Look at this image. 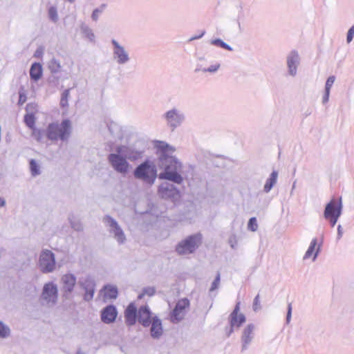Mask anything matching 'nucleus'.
Masks as SVG:
<instances>
[{
	"label": "nucleus",
	"instance_id": "16",
	"mask_svg": "<svg viewBox=\"0 0 354 354\" xmlns=\"http://www.w3.org/2000/svg\"><path fill=\"white\" fill-rule=\"evenodd\" d=\"M118 315V310L115 306L110 304L104 307L101 311V320L103 323L109 324L113 323Z\"/></svg>",
	"mask_w": 354,
	"mask_h": 354
},
{
	"label": "nucleus",
	"instance_id": "55",
	"mask_svg": "<svg viewBox=\"0 0 354 354\" xmlns=\"http://www.w3.org/2000/svg\"><path fill=\"white\" fill-rule=\"evenodd\" d=\"M205 34V30H201V33L199 35H196L193 37H192L190 39H189V41H194V40H196V39H201V37H203Z\"/></svg>",
	"mask_w": 354,
	"mask_h": 354
},
{
	"label": "nucleus",
	"instance_id": "36",
	"mask_svg": "<svg viewBox=\"0 0 354 354\" xmlns=\"http://www.w3.org/2000/svg\"><path fill=\"white\" fill-rule=\"evenodd\" d=\"M70 95V89H66L63 91L61 95L60 106L62 108L67 107L68 106V100Z\"/></svg>",
	"mask_w": 354,
	"mask_h": 354
},
{
	"label": "nucleus",
	"instance_id": "44",
	"mask_svg": "<svg viewBox=\"0 0 354 354\" xmlns=\"http://www.w3.org/2000/svg\"><path fill=\"white\" fill-rule=\"evenodd\" d=\"M335 80V77L334 75H331L328 77L325 84V90L330 91V88L333 86Z\"/></svg>",
	"mask_w": 354,
	"mask_h": 354
},
{
	"label": "nucleus",
	"instance_id": "39",
	"mask_svg": "<svg viewBox=\"0 0 354 354\" xmlns=\"http://www.w3.org/2000/svg\"><path fill=\"white\" fill-rule=\"evenodd\" d=\"M48 12L49 19L55 23L57 22L58 20L57 8L55 7L52 6L48 9Z\"/></svg>",
	"mask_w": 354,
	"mask_h": 354
},
{
	"label": "nucleus",
	"instance_id": "3",
	"mask_svg": "<svg viewBox=\"0 0 354 354\" xmlns=\"http://www.w3.org/2000/svg\"><path fill=\"white\" fill-rule=\"evenodd\" d=\"M157 172L156 164L152 160L146 159L135 168L133 174L136 179L151 186L158 177Z\"/></svg>",
	"mask_w": 354,
	"mask_h": 354
},
{
	"label": "nucleus",
	"instance_id": "5",
	"mask_svg": "<svg viewBox=\"0 0 354 354\" xmlns=\"http://www.w3.org/2000/svg\"><path fill=\"white\" fill-rule=\"evenodd\" d=\"M203 236L201 233L188 236L176 246V252L179 255L193 254L202 243Z\"/></svg>",
	"mask_w": 354,
	"mask_h": 354
},
{
	"label": "nucleus",
	"instance_id": "45",
	"mask_svg": "<svg viewBox=\"0 0 354 354\" xmlns=\"http://www.w3.org/2000/svg\"><path fill=\"white\" fill-rule=\"evenodd\" d=\"M221 276L220 273L218 272L214 281L212 283L211 288L209 289L210 292L214 291V290L217 289L220 283Z\"/></svg>",
	"mask_w": 354,
	"mask_h": 354
},
{
	"label": "nucleus",
	"instance_id": "53",
	"mask_svg": "<svg viewBox=\"0 0 354 354\" xmlns=\"http://www.w3.org/2000/svg\"><path fill=\"white\" fill-rule=\"evenodd\" d=\"M330 92L329 91H324V93L322 97V103L324 104H326L329 100V96H330Z\"/></svg>",
	"mask_w": 354,
	"mask_h": 354
},
{
	"label": "nucleus",
	"instance_id": "38",
	"mask_svg": "<svg viewBox=\"0 0 354 354\" xmlns=\"http://www.w3.org/2000/svg\"><path fill=\"white\" fill-rule=\"evenodd\" d=\"M105 6V4H102L100 8L94 9L91 15V18L93 21H97L98 20L99 16L103 12Z\"/></svg>",
	"mask_w": 354,
	"mask_h": 354
},
{
	"label": "nucleus",
	"instance_id": "37",
	"mask_svg": "<svg viewBox=\"0 0 354 354\" xmlns=\"http://www.w3.org/2000/svg\"><path fill=\"white\" fill-rule=\"evenodd\" d=\"M10 330L8 326L0 321V337L6 338L10 335Z\"/></svg>",
	"mask_w": 354,
	"mask_h": 354
},
{
	"label": "nucleus",
	"instance_id": "41",
	"mask_svg": "<svg viewBox=\"0 0 354 354\" xmlns=\"http://www.w3.org/2000/svg\"><path fill=\"white\" fill-rule=\"evenodd\" d=\"M156 293V290L153 287H146L142 290V293L138 296L139 299H141L144 295L151 297Z\"/></svg>",
	"mask_w": 354,
	"mask_h": 354
},
{
	"label": "nucleus",
	"instance_id": "58",
	"mask_svg": "<svg viewBox=\"0 0 354 354\" xmlns=\"http://www.w3.org/2000/svg\"><path fill=\"white\" fill-rule=\"evenodd\" d=\"M77 354H84V353H82V351H78L77 352Z\"/></svg>",
	"mask_w": 354,
	"mask_h": 354
},
{
	"label": "nucleus",
	"instance_id": "4",
	"mask_svg": "<svg viewBox=\"0 0 354 354\" xmlns=\"http://www.w3.org/2000/svg\"><path fill=\"white\" fill-rule=\"evenodd\" d=\"M122 147L121 146L118 147L116 148L117 153H112L109 154L107 160L112 168L115 171L122 174H125L128 172L130 167V164L127 159H136L138 156H140V153L136 151V155L135 156L126 154L125 156H123L120 154L122 152Z\"/></svg>",
	"mask_w": 354,
	"mask_h": 354
},
{
	"label": "nucleus",
	"instance_id": "47",
	"mask_svg": "<svg viewBox=\"0 0 354 354\" xmlns=\"http://www.w3.org/2000/svg\"><path fill=\"white\" fill-rule=\"evenodd\" d=\"M292 304L289 303L288 304L287 315H286V322L287 324H288L290 322L291 317H292Z\"/></svg>",
	"mask_w": 354,
	"mask_h": 354
},
{
	"label": "nucleus",
	"instance_id": "42",
	"mask_svg": "<svg viewBox=\"0 0 354 354\" xmlns=\"http://www.w3.org/2000/svg\"><path fill=\"white\" fill-rule=\"evenodd\" d=\"M26 111L27 113H32L35 115L37 111V104L36 103H28L26 106Z\"/></svg>",
	"mask_w": 354,
	"mask_h": 354
},
{
	"label": "nucleus",
	"instance_id": "10",
	"mask_svg": "<svg viewBox=\"0 0 354 354\" xmlns=\"http://www.w3.org/2000/svg\"><path fill=\"white\" fill-rule=\"evenodd\" d=\"M103 222L109 227V232L113 235L114 239L119 244H122L125 242V234L118 222L113 218L106 215L104 217Z\"/></svg>",
	"mask_w": 354,
	"mask_h": 354
},
{
	"label": "nucleus",
	"instance_id": "18",
	"mask_svg": "<svg viewBox=\"0 0 354 354\" xmlns=\"http://www.w3.org/2000/svg\"><path fill=\"white\" fill-rule=\"evenodd\" d=\"M254 325L253 324H249L243 330L241 336V351H245L248 349V346L252 342L254 338Z\"/></svg>",
	"mask_w": 354,
	"mask_h": 354
},
{
	"label": "nucleus",
	"instance_id": "8",
	"mask_svg": "<svg viewBox=\"0 0 354 354\" xmlns=\"http://www.w3.org/2000/svg\"><path fill=\"white\" fill-rule=\"evenodd\" d=\"M239 310L240 303L238 302L233 311L230 315V326L225 328V333L227 337L231 335L234 328H239L245 322V316L242 313L239 314Z\"/></svg>",
	"mask_w": 354,
	"mask_h": 354
},
{
	"label": "nucleus",
	"instance_id": "12",
	"mask_svg": "<svg viewBox=\"0 0 354 354\" xmlns=\"http://www.w3.org/2000/svg\"><path fill=\"white\" fill-rule=\"evenodd\" d=\"M80 286L85 291L84 300L90 301L93 299L95 290V281L91 276L81 277L79 279Z\"/></svg>",
	"mask_w": 354,
	"mask_h": 354
},
{
	"label": "nucleus",
	"instance_id": "26",
	"mask_svg": "<svg viewBox=\"0 0 354 354\" xmlns=\"http://www.w3.org/2000/svg\"><path fill=\"white\" fill-rule=\"evenodd\" d=\"M104 297L108 299H116L118 295V288L111 285H106L104 287Z\"/></svg>",
	"mask_w": 354,
	"mask_h": 354
},
{
	"label": "nucleus",
	"instance_id": "61",
	"mask_svg": "<svg viewBox=\"0 0 354 354\" xmlns=\"http://www.w3.org/2000/svg\"><path fill=\"white\" fill-rule=\"evenodd\" d=\"M310 113H311L310 111L306 112V115L307 116V115H310Z\"/></svg>",
	"mask_w": 354,
	"mask_h": 354
},
{
	"label": "nucleus",
	"instance_id": "52",
	"mask_svg": "<svg viewBox=\"0 0 354 354\" xmlns=\"http://www.w3.org/2000/svg\"><path fill=\"white\" fill-rule=\"evenodd\" d=\"M337 240L339 241L342 239L343 234H344V231H343V228L341 225H337Z\"/></svg>",
	"mask_w": 354,
	"mask_h": 354
},
{
	"label": "nucleus",
	"instance_id": "13",
	"mask_svg": "<svg viewBox=\"0 0 354 354\" xmlns=\"http://www.w3.org/2000/svg\"><path fill=\"white\" fill-rule=\"evenodd\" d=\"M342 197L338 198H333L325 206L324 211V217L341 216L342 214Z\"/></svg>",
	"mask_w": 354,
	"mask_h": 354
},
{
	"label": "nucleus",
	"instance_id": "31",
	"mask_svg": "<svg viewBox=\"0 0 354 354\" xmlns=\"http://www.w3.org/2000/svg\"><path fill=\"white\" fill-rule=\"evenodd\" d=\"M69 222L71 224V227L77 232H80L83 230V226L81 223V222L76 218L74 216H71L69 218Z\"/></svg>",
	"mask_w": 354,
	"mask_h": 354
},
{
	"label": "nucleus",
	"instance_id": "56",
	"mask_svg": "<svg viewBox=\"0 0 354 354\" xmlns=\"http://www.w3.org/2000/svg\"><path fill=\"white\" fill-rule=\"evenodd\" d=\"M43 53V50L41 48H37L35 53V57H39Z\"/></svg>",
	"mask_w": 354,
	"mask_h": 354
},
{
	"label": "nucleus",
	"instance_id": "50",
	"mask_svg": "<svg viewBox=\"0 0 354 354\" xmlns=\"http://www.w3.org/2000/svg\"><path fill=\"white\" fill-rule=\"evenodd\" d=\"M339 217L340 216H329L328 218H324L329 221V223L331 227H334L336 225Z\"/></svg>",
	"mask_w": 354,
	"mask_h": 354
},
{
	"label": "nucleus",
	"instance_id": "32",
	"mask_svg": "<svg viewBox=\"0 0 354 354\" xmlns=\"http://www.w3.org/2000/svg\"><path fill=\"white\" fill-rule=\"evenodd\" d=\"M108 129L110 133L114 138H120L121 136L120 128L117 124L113 122L110 123L108 125Z\"/></svg>",
	"mask_w": 354,
	"mask_h": 354
},
{
	"label": "nucleus",
	"instance_id": "23",
	"mask_svg": "<svg viewBox=\"0 0 354 354\" xmlns=\"http://www.w3.org/2000/svg\"><path fill=\"white\" fill-rule=\"evenodd\" d=\"M198 60L199 61V62L196 64V67L194 71L196 73L201 71L203 73H214L221 67V64L218 62H215L214 64L208 67L205 66L204 64L202 63V62L205 60L204 57H198Z\"/></svg>",
	"mask_w": 354,
	"mask_h": 354
},
{
	"label": "nucleus",
	"instance_id": "17",
	"mask_svg": "<svg viewBox=\"0 0 354 354\" xmlns=\"http://www.w3.org/2000/svg\"><path fill=\"white\" fill-rule=\"evenodd\" d=\"M322 243H323V237L321 238V240H320V242L319 244H318L317 238H316V237L313 238L311 240L310 245L304 256V259H309L313 254V261H315L316 260L319 253L321 251V247L322 245Z\"/></svg>",
	"mask_w": 354,
	"mask_h": 354
},
{
	"label": "nucleus",
	"instance_id": "14",
	"mask_svg": "<svg viewBox=\"0 0 354 354\" xmlns=\"http://www.w3.org/2000/svg\"><path fill=\"white\" fill-rule=\"evenodd\" d=\"M41 298L47 304H55L57 299V287L53 282H48L44 286Z\"/></svg>",
	"mask_w": 354,
	"mask_h": 354
},
{
	"label": "nucleus",
	"instance_id": "20",
	"mask_svg": "<svg viewBox=\"0 0 354 354\" xmlns=\"http://www.w3.org/2000/svg\"><path fill=\"white\" fill-rule=\"evenodd\" d=\"M138 315V311L134 304H129L124 311L125 323L128 326H133L136 324Z\"/></svg>",
	"mask_w": 354,
	"mask_h": 354
},
{
	"label": "nucleus",
	"instance_id": "57",
	"mask_svg": "<svg viewBox=\"0 0 354 354\" xmlns=\"http://www.w3.org/2000/svg\"><path fill=\"white\" fill-rule=\"evenodd\" d=\"M5 204H6L5 200L3 198L0 197V207L4 206Z\"/></svg>",
	"mask_w": 354,
	"mask_h": 354
},
{
	"label": "nucleus",
	"instance_id": "48",
	"mask_svg": "<svg viewBox=\"0 0 354 354\" xmlns=\"http://www.w3.org/2000/svg\"><path fill=\"white\" fill-rule=\"evenodd\" d=\"M353 36H354V25L352 26L348 30L347 36H346L347 43H350L353 40Z\"/></svg>",
	"mask_w": 354,
	"mask_h": 354
},
{
	"label": "nucleus",
	"instance_id": "6",
	"mask_svg": "<svg viewBox=\"0 0 354 354\" xmlns=\"http://www.w3.org/2000/svg\"><path fill=\"white\" fill-rule=\"evenodd\" d=\"M162 118L165 120L167 127L173 131L184 123L186 117L181 110L173 107L165 112Z\"/></svg>",
	"mask_w": 354,
	"mask_h": 354
},
{
	"label": "nucleus",
	"instance_id": "21",
	"mask_svg": "<svg viewBox=\"0 0 354 354\" xmlns=\"http://www.w3.org/2000/svg\"><path fill=\"white\" fill-rule=\"evenodd\" d=\"M61 281L63 284L62 288L64 292L66 294L71 293L77 281L75 276L68 273L62 276Z\"/></svg>",
	"mask_w": 354,
	"mask_h": 354
},
{
	"label": "nucleus",
	"instance_id": "54",
	"mask_svg": "<svg viewBox=\"0 0 354 354\" xmlns=\"http://www.w3.org/2000/svg\"><path fill=\"white\" fill-rule=\"evenodd\" d=\"M260 304V301H259V295H257L254 299V302H253V309L254 311H257V306L259 305Z\"/></svg>",
	"mask_w": 354,
	"mask_h": 354
},
{
	"label": "nucleus",
	"instance_id": "24",
	"mask_svg": "<svg viewBox=\"0 0 354 354\" xmlns=\"http://www.w3.org/2000/svg\"><path fill=\"white\" fill-rule=\"evenodd\" d=\"M42 66L37 62L33 63L30 68V77L31 80L37 82L42 76Z\"/></svg>",
	"mask_w": 354,
	"mask_h": 354
},
{
	"label": "nucleus",
	"instance_id": "19",
	"mask_svg": "<svg viewBox=\"0 0 354 354\" xmlns=\"http://www.w3.org/2000/svg\"><path fill=\"white\" fill-rule=\"evenodd\" d=\"M138 321L144 327L150 326L152 318L151 312L147 306H142L138 310Z\"/></svg>",
	"mask_w": 354,
	"mask_h": 354
},
{
	"label": "nucleus",
	"instance_id": "51",
	"mask_svg": "<svg viewBox=\"0 0 354 354\" xmlns=\"http://www.w3.org/2000/svg\"><path fill=\"white\" fill-rule=\"evenodd\" d=\"M229 243L232 248L234 249L237 245V241L234 235L230 236L229 239Z\"/></svg>",
	"mask_w": 354,
	"mask_h": 354
},
{
	"label": "nucleus",
	"instance_id": "29",
	"mask_svg": "<svg viewBox=\"0 0 354 354\" xmlns=\"http://www.w3.org/2000/svg\"><path fill=\"white\" fill-rule=\"evenodd\" d=\"M31 130L32 138L39 142H42L44 136H46V130L38 129L37 127H35Z\"/></svg>",
	"mask_w": 354,
	"mask_h": 354
},
{
	"label": "nucleus",
	"instance_id": "15",
	"mask_svg": "<svg viewBox=\"0 0 354 354\" xmlns=\"http://www.w3.org/2000/svg\"><path fill=\"white\" fill-rule=\"evenodd\" d=\"M286 64L288 74L295 77L297 73V68L300 64V57L295 50H291L286 57Z\"/></svg>",
	"mask_w": 354,
	"mask_h": 354
},
{
	"label": "nucleus",
	"instance_id": "46",
	"mask_svg": "<svg viewBox=\"0 0 354 354\" xmlns=\"http://www.w3.org/2000/svg\"><path fill=\"white\" fill-rule=\"evenodd\" d=\"M23 88H21L19 91V100H18V104L22 105L25 103V102L27 100V97L26 93L23 91Z\"/></svg>",
	"mask_w": 354,
	"mask_h": 354
},
{
	"label": "nucleus",
	"instance_id": "34",
	"mask_svg": "<svg viewBox=\"0 0 354 354\" xmlns=\"http://www.w3.org/2000/svg\"><path fill=\"white\" fill-rule=\"evenodd\" d=\"M189 304V301L187 299L179 301L174 308V314H176L177 313H183V310L186 308V306H188Z\"/></svg>",
	"mask_w": 354,
	"mask_h": 354
},
{
	"label": "nucleus",
	"instance_id": "40",
	"mask_svg": "<svg viewBox=\"0 0 354 354\" xmlns=\"http://www.w3.org/2000/svg\"><path fill=\"white\" fill-rule=\"evenodd\" d=\"M248 230H251L252 232H255L258 229V224L257 221L255 217H252L249 219L248 223Z\"/></svg>",
	"mask_w": 354,
	"mask_h": 354
},
{
	"label": "nucleus",
	"instance_id": "22",
	"mask_svg": "<svg viewBox=\"0 0 354 354\" xmlns=\"http://www.w3.org/2000/svg\"><path fill=\"white\" fill-rule=\"evenodd\" d=\"M150 325H151L150 328L151 336L153 339H159L163 333L161 320L157 316H155L152 318Z\"/></svg>",
	"mask_w": 354,
	"mask_h": 354
},
{
	"label": "nucleus",
	"instance_id": "59",
	"mask_svg": "<svg viewBox=\"0 0 354 354\" xmlns=\"http://www.w3.org/2000/svg\"><path fill=\"white\" fill-rule=\"evenodd\" d=\"M3 250L0 248V256L1 255V254L3 253Z\"/></svg>",
	"mask_w": 354,
	"mask_h": 354
},
{
	"label": "nucleus",
	"instance_id": "49",
	"mask_svg": "<svg viewBox=\"0 0 354 354\" xmlns=\"http://www.w3.org/2000/svg\"><path fill=\"white\" fill-rule=\"evenodd\" d=\"M183 313H177L176 314H174V309L173 310L172 313H171V319H172L173 322H174V321L179 322L181 319H183Z\"/></svg>",
	"mask_w": 354,
	"mask_h": 354
},
{
	"label": "nucleus",
	"instance_id": "27",
	"mask_svg": "<svg viewBox=\"0 0 354 354\" xmlns=\"http://www.w3.org/2000/svg\"><path fill=\"white\" fill-rule=\"evenodd\" d=\"M48 67L51 73L56 74L61 70L60 62L53 57L49 61Z\"/></svg>",
	"mask_w": 354,
	"mask_h": 354
},
{
	"label": "nucleus",
	"instance_id": "1",
	"mask_svg": "<svg viewBox=\"0 0 354 354\" xmlns=\"http://www.w3.org/2000/svg\"><path fill=\"white\" fill-rule=\"evenodd\" d=\"M155 147L157 156L156 166L161 171L158 174V178L180 185L183 182V177L181 175L183 163L173 155L175 148L164 141H157Z\"/></svg>",
	"mask_w": 354,
	"mask_h": 354
},
{
	"label": "nucleus",
	"instance_id": "30",
	"mask_svg": "<svg viewBox=\"0 0 354 354\" xmlns=\"http://www.w3.org/2000/svg\"><path fill=\"white\" fill-rule=\"evenodd\" d=\"M24 121L26 125L30 129H32L35 127L36 118L32 113H26L24 115Z\"/></svg>",
	"mask_w": 354,
	"mask_h": 354
},
{
	"label": "nucleus",
	"instance_id": "2",
	"mask_svg": "<svg viewBox=\"0 0 354 354\" xmlns=\"http://www.w3.org/2000/svg\"><path fill=\"white\" fill-rule=\"evenodd\" d=\"M72 131L71 122L69 119H64L61 123L51 122L46 129V136L48 140L55 142L58 140L62 142L67 141Z\"/></svg>",
	"mask_w": 354,
	"mask_h": 354
},
{
	"label": "nucleus",
	"instance_id": "9",
	"mask_svg": "<svg viewBox=\"0 0 354 354\" xmlns=\"http://www.w3.org/2000/svg\"><path fill=\"white\" fill-rule=\"evenodd\" d=\"M113 46V58L118 65H125L129 62L131 58L129 52L124 46L121 45L117 40H111Z\"/></svg>",
	"mask_w": 354,
	"mask_h": 354
},
{
	"label": "nucleus",
	"instance_id": "25",
	"mask_svg": "<svg viewBox=\"0 0 354 354\" xmlns=\"http://www.w3.org/2000/svg\"><path fill=\"white\" fill-rule=\"evenodd\" d=\"M278 172L277 171H273L269 178L267 179L264 187L263 192L266 193L270 192L274 185L277 183V181Z\"/></svg>",
	"mask_w": 354,
	"mask_h": 354
},
{
	"label": "nucleus",
	"instance_id": "60",
	"mask_svg": "<svg viewBox=\"0 0 354 354\" xmlns=\"http://www.w3.org/2000/svg\"><path fill=\"white\" fill-rule=\"evenodd\" d=\"M70 3H73L75 0H67Z\"/></svg>",
	"mask_w": 354,
	"mask_h": 354
},
{
	"label": "nucleus",
	"instance_id": "28",
	"mask_svg": "<svg viewBox=\"0 0 354 354\" xmlns=\"http://www.w3.org/2000/svg\"><path fill=\"white\" fill-rule=\"evenodd\" d=\"M81 32L85 37L88 39L90 41H95V35L93 30L85 24H82L80 26Z\"/></svg>",
	"mask_w": 354,
	"mask_h": 354
},
{
	"label": "nucleus",
	"instance_id": "43",
	"mask_svg": "<svg viewBox=\"0 0 354 354\" xmlns=\"http://www.w3.org/2000/svg\"><path fill=\"white\" fill-rule=\"evenodd\" d=\"M59 78L55 74H53L48 78V82L50 86H57L59 84Z\"/></svg>",
	"mask_w": 354,
	"mask_h": 354
},
{
	"label": "nucleus",
	"instance_id": "33",
	"mask_svg": "<svg viewBox=\"0 0 354 354\" xmlns=\"http://www.w3.org/2000/svg\"><path fill=\"white\" fill-rule=\"evenodd\" d=\"M210 43H211V44H212L214 46L222 48L223 49H225V50H227L230 51H232L233 50L232 48L230 45H228L227 43L224 42L221 39H212V40H211Z\"/></svg>",
	"mask_w": 354,
	"mask_h": 354
},
{
	"label": "nucleus",
	"instance_id": "35",
	"mask_svg": "<svg viewBox=\"0 0 354 354\" xmlns=\"http://www.w3.org/2000/svg\"><path fill=\"white\" fill-rule=\"evenodd\" d=\"M30 169L31 174L33 176L40 174L39 166L34 159H31L30 160Z\"/></svg>",
	"mask_w": 354,
	"mask_h": 354
},
{
	"label": "nucleus",
	"instance_id": "7",
	"mask_svg": "<svg viewBox=\"0 0 354 354\" xmlns=\"http://www.w3.org/2000/svg\"><path fill=\"white\" fill-rule=\"evenodd\" d=\"M38 266L43 273L52 272L55 268V254L49 250H44L39 255Z\"/></svg>",
	"mask_w": 354,
	"mask_h": 354
},
{
	"label": "nucleus",
	"instance_id": "11",
	"mask_svg": "<svg viewBox=\"0 0 354 354\" xmlns=\"http://www.w3.org/2000/svg\"><path fill=\"white\" fill-rule=\"evenodd\" d=\"M159 196L163 199H169L174 202L180 197V190L173 184L162 183L158 189Z\"/></svg>",
	"mask_w": 354,
	"mask_h": 354
}]
</instances>
